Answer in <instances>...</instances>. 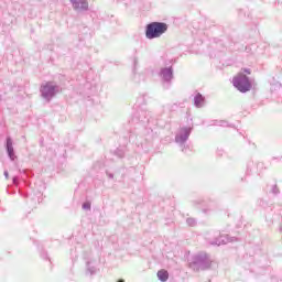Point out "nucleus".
I'll list each match as a JSON object with an SVG mask.
<instances>
[{
  "label": "nucleus",
  "instance_id": "obj_1",
  "mask_svg": "<svg viewBox=\"0 0 282 282\" xmlns=\"http://www.w3.org/2000/svg\"><path fill=\"white\" fill-rule=\"evenodd\" d=\"M252 72L248 68H243L240 73H238L234 79H232V85L240 91L241 94H246L252 89V83L250 82V76Z\"/></svg>",
  "mask_w": 282,
  "mask_h": 282
},
{
  "label": "nucleus",
  "instance_id": "obj_2",
  "mask_svg": "<svg viewBox=\"0 0 282 282\" xmlns=\"http://www.w3.org/2000/svg\"><path fill=\"white\" fill-rule=\"evenodd\" d=\"M169 30V25L164 22H152L147 25V39H160Z\"/></svg>",
  "mask_w": 282,
  "mask_h": 282
},
{
  "label": "nucleus",
  "instance_id": "obj_3",
  "mask_svg": "<svg viewBox=\"0 0 282 282\" xmlns=\"http://www.w3.org/2000/svg\"><path fill=\"white\" fill-rule=\"evenodd\" d=\"M56 89V86L52 83H46L44 86H42V96L44 98H51L54 96V90Z\"/></svg>",
  "mask_w": 282,
  "mask_h": 282
},
{
  "label": "nucleus",
  "instance_id": "obj_4",
  "mask_svg": "<svg viewBox=\"0 0 282 282\" xmlns=\"http://www.w3.org/2000/svg\"><path fill=\"white\" fill-rule=\"evenodd\" d=\"M73 8L75 10H88L89 3L87 0H73Z\"/></svg>",
  "mask_w": 282,
  "mask_h": 282
},
{
  "label": "nucleus",
  "instance_id": "obj_5",
  "mask_svg": "<svg viewBox=\"0 0 282 282\" xmlns=\"http://www.w3.org/2000/svg\"><path fill=\"white\" fill-rule=\"evenodd\" d=\"M158 279H160L162 282L169 281V271L164 269L158 271Z\"/></svg>",
  "mask_w": 282,
  "mask_h": 282
},
{
  "label": "nucleus",
  "instance_id": "obj_6",
  "mask_svg": "<svg viewBox=\"0 0 282 282\" xmlns=\"http://www.w3.org/2000/svg\"><path fill=\"white\" fill-rule=\"evenodd\" d=\"M162 73H163L165 80H171V78L173 77V70L171 68H165V69H163Z\"/></svg>",
  "mask_w": 282,
  "mask_h": 282
},
{
  "label": "nucleus",
  "instance_id": "obj_7",
  "mask_svg": "<svg viewBox=\"0 0 282 282\" xmlns=\"http://www.w3.org/2000/svg\"><path fill=\"white\" fill-rule=\"evenodd\" d=\"M195 105L197 107H202V105H204V97L202 95H196L195 97Z\"/></svg>",
  "mask_w": 282,
  "mask_h": 282
},
{
  "label": "nucleus",
  "instance_id": "obj_8",
  "mask_svg": "<svg viewBox=\"0 0 282 282\" xmlns=\"http://www.w3.org/2000/svg\"><path fill=\"white\" fill-rule=\"evenodd\" d=\"M7 149L10 158H12V153L14 150L12 149V142H10V140L7 142Z\"/></svg>",
  "mask_w": 282,
  "mask_h": 282
},
{
  "label": "nucleus",
  "instance_id": "obj_9",
  "mask_svg": "<svg viewBox=\"0 0 282 282\" xmlns=\"http://www.w3.org/2000/svg\"><path fill=\"white\" fill-rule=\"evenodd\" d=\"M83 208L84 210H89V208H91V203H84Z\"/></svg>",
  "mask_w": 282,
  "mask_h": 282
},
{
  "label": "nucleus",
  "instance_id": "obj_10",
  "mask_svg": "<svg viewBox=\"0 0 282 282\" xmlns=\"http://www.w3.org/2000/svg\"><path fill=\"white\" fill-rule=\"evenodd\" d=\"M6 178L8 180V172H4Z\"/></svg>",
  "mask_w": 282,
  "mask_h": 282
},
{
  "label": "nucleus",
  "instance_id": "obj_11",
  "mask_svg": "<svg viewBox=\"0 0 282 282\" xmlns=\"http://www.w3.org/2000/svg\"><path fill=\"white\" fill-rule=\"evenodd\" d=\"M118 282H124V280H119Z\"/></svg>",
  "mask_w": 282,
  "mask_h": 282
}]
</instances>
